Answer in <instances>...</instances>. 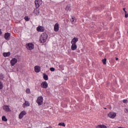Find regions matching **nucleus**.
Returning a JSON list of instances; mask_svg holds the SVG:
<instances>
[{
  "label": "nucleus",
  "instance_id": "obj_1",
  "mask_svg": "<svg viewBox=\"0 0 128 128\" xmlns=\"http://www.w3.org/2000/svg\"><path fill=\"white\" fill-rule=\"evenodd\" d=\"M48 38V34L46 33H43L41 34L40 42H41V44H44V42H46V40Z\"/></svg>",
  "mask_w": 128,
  "mask_h": 128
},
{
  "label": "nucleus",
  "instance_id": "obj_2",
  "mask_svg": "<svg viewBox=\"0 0 128 128\" xmlns=\"http://www.w3.org/2000/svg\"><path fill=\"white\" fill-rule=\"evenodd\" d=\"M36 102L38 106H42L44 102V98L42 96H39Z\"/></svg>",
  "mask_w": 128,
  "mask_h": 128
},
{
  "label": "nucleus",
  "instance_id": "obj_3",
  "mask_svg": "<svg viewBox=\"0 0 128 128\" xmlns=\"http://www.w3.org/2000/svg\"><path fill=\"white\" fill-rule=\"evenodd\" d=\"M34 2L36 8H40V6L42 4V0H36Z\"/></svg>",
  "mask_w": 128,
  "mask_h": 128
},
{
  "label": "nucleus",
  "instance_id": "obj_4",
  "mask_svg": "<svg viewBox=\"0 0 128 128\" xmlns=\"http://www.w3.org/2000/svg\"><path fill=\"white\" fill-rule=\"evenodd\" d=\"M108 116L110 118H116V113L110 112L109 114H108Z\"/></svg>",
  "mask_w": 128,
  "mask_h": 128
},
{
  "label": "nucleus",
  "instance_id": "obj_5",
  "mask_svg": "<svg viewBox=\"0 0 128 128\" xmlns=\"http://www.w3.org/2000/svg\"><path fill=\"white\" fill-rule=\"evenodd\" d=\"M48 84L46 81L42 82L41 84V88H48Z\"/></svg>",
  "mask_w": 128,
  "mask_h": 128
},
{
  "label": "nucleus",
  "instance_id": "obj_6",
  "mask_svg": "<svg viewBox=\"0 0 128 128\" xmlns=\"http://www.w3.org/2000/svg\"><path fill=\"white\" fill-rule=\"evenodd\" d=\"M18 62V60H16V58H13L10 62V64L12 66H14Z\"/></svg>",
  "mask_w": 128,
  "mask_h": 128
},
{
  "label": "nucleus",
  "instance_id": "obj_7",
  "mask_svg": "<svg viewBox=\"0 0 128 128\" xmlns=\"http://www.w3.org/2000/svg\"><path fill=\"white\" fill-rule=\"evenodd\" d=\"M34 44H28L26 46V48L28 50H34Z\"/></svg>",
  "mask_w": 128,
  "mask_h": 128
},
{
  "label": "nucleus",
  "instance_id": "obj_8",
  "mask_svg": "<svg viewBox=\"0 0 128 128\" xmlns=\"http://www.w3.org/2000/svg\"><path fill=\"white\" fill-rule=\"evenodd\" d=\"M3 110H4L5 112H12V110H10L8 106L6 105L4 106Z\"/></svg>",
  "mask_w": 128,
  "mask_h": 128
},
{
  "label": "nucleus",
  "instance_id": "obj_9",
  "mask_svg": "<svg viewBox=\"0 0 128 128\" xmlns=\"http://www.w3.org/2000/svg\"><path fill=\"white\" fill-rule=\"evenodd\" d=\"M26 111H22L19 114L20 120H22V118H24V116H26Z\"/></svg>",
  "mask_w": 128,
  "mask_h": 128
},
{
  "label": "nucleus",
  "instance_id": "obj_10",
  "mask_svg": "<svg viewBox=\"0 0 128 128\" xmlns=\"http://www.w3.org/2000/svg\"><path fill=\"white\" fill-rule=\"evenodd\" d=\"M59 30H60V25L58 24V23H56L54 26V32H58Z\"/></svg>",
  "mask_w": 128,
  "mask_h": 128
},
{
  "label": "nucleus",
  "instance_id": "obj_11",
  "mask_svg": "<svg viewBox=\"0 0 128 128\" xmlns=\"http://www.w3.org/2000/svg\"><path fill=\"white\" fill-rule=\"evenodd\" d=\"M36 30L38 32H42L44 30V28L42 26H38Z\"/></svg>",
  "mask_w": 128,
  "mask_h": 128
},
{
  "label": "nucleus",
  "instance_id": "obj_12",
  "mask_svg": "<svg viewBox=\"0 0 128 128\" xmlns=\"http://www.w3.org/2000/svg\"><path fill=\"white\" fill-rule=\"evenodd\" d=\"M10 33L7 32V33L5 34H4L5 40H10Z\"/></svg>",
  "mask_w": 128,
  "mask_h": 128
},
{
  "label": "nucleus",
  "instance_id": "obj_13",
  "mask_svg": "<svg viewBox=\"0 0 128 128\" xmlns=\"http://www.w3.org/2000/svg\"><path fill=\"white\" fill-rule=\"evenodd\" d=\"M78 40V38H74L71 41L72 44H76V42Z\"/></svg>",
  "mask_w": 128,
  "mask_h": 128
},
{
  "label": "nucleus",
  "instance_id": "obj_14",
  "mask_svg": "<svg viewBox=\"0 0 128 128\" xmlns=\"http://www.w3.org/2000/svg\"><path fill=\"white\" fill-rule=\"evenodd\" d=\"M34 70L36 72H40V67L38 66H35Z\"/></svg>",
  "mask_w": 128,
  "mask_h": 128
},
{
  "label": "nucleus",
  "instance_id": "obj_15",
  "mask_svg": "<svg viewBox=\"0 0 128 128\" xmlns=\"http://www.w3.org/2000/svg\"><path fill=\"white\" fill-rule=\"evenodd\" d=\"M96 128H108V126L104 124H98L96 126Z\"/></svg>",
  "mask_w": 128,
  "mask_h": 128
},
{
  "label": "nucleus",
  "instance_id": "obj_16",
  "mask_svg": "<svg viewBox=\"0 0 128 128\" xmlns=\"http://www.w3.org/2000/svg\"><path fill=\"white\" fill-rule=\"evenodd\" d=\"M72 46H71V50H76V48H78V46H76V44H72Z\"/></svg>",
  "mask_w": 128,
  "mask_h": 128
},
{
  "label": "nucleus",
  "instance_id": "obj_17",
  "mask_svg": "<svg viewBox=\"0 0 128 128\" xmlns=\"http://www.w3.org/2000/svg\"><path fill=\"white\" fill-rule=\"evenodd\" d=\"M3 56L5 58L6 56H10V52H4L3 53Z\"/></svg>",
  "mask_w": 128,
  "mask_h": 128
},
{
  "label": "nucleus",
  "instance_id": "obj_18",
  "mask_svg": "<svg viewBox=\"0 0 128 128\" xmlns=\"http://www.w3.org/2000/svg\"><path fill=\"white\" fill-rule=\"evenodd\" d=\"M43 76H44L43 78L44 80H48V76L46 74H44Z\"/></svg>",
  "mask_w": 128,
  "mask_h": 128
},
{
  "label": "nucleus",
  "instance_id": "obj_19",
  "mask_svg": "<svg viewBox=\"0 0 128 128\" xmlns=\"http://www.w3.org/2000/svg\"><path fill=\"white\" fill-rule=\"evenodd\" d=\"M2 122H8V119L6 118V116H2Z\"/></svg>",
  "mask_w": 128,
  "mask_h": 128
},
{
  "label": "nucleus",
  "instance_id": "obj_20",
  "mask_svg": "<svg viewBox=\"0 0 128 128\" xmlns=\"http://www.w3.org/2000/svg\"><path fill=\"white\" fill-rule=\"evenodd\" d=\"M58 126L64 127L66 126V124H64V122H60L58 124Z\"/></svg>",
  "mask_w": 128,
  "mask_h": 128
},
{
  "label": "nucleus",
  "instance_id": "obj_21",
  "mask_svg": "<svg viewBox=\"0 0 128 128\" xmlns=\"http://www.w3.org/2000/svg\"><path fill=\"white\" fill-rule=\"evenodd\" d=\"M24 104L25 105V106H30V102H28V101H25V102H24Z\"/></svg>",
  "mask_w": 128,
  "mask_h": 128
},
{
  "label": "nucleus",
  "instance_id": "obj_22",
  "mask_svg": "<svg viewBox=\"0 0 128 128\" xmlns=\"http://www.w3.org/2000/svg\"><path fill=\"white\" fill-rule=\"evenodd\" d=\"M102 62L104 64H106V58L102 59Z\"/></svg>",
  "mask_w": 128,
  "mask_h": 128
},
{
  "label": "nucleus",
  "instance_id": "obj_23",
  "mask_svg": "<svg viewBox=\"0 0 128 128\" xmlns=\"http://www.w3.org/2000/svg\"><path fill=\"white\" fill-rule=\"evenodd\" d=\"M70 6H66V10L67 12H68V10H70Z\"/></svg>",
  "mask_w": 128,
  "mask_h": 128
},
{
  "label": "nucleus",
  "instance_id": "obj_24",
  "mask_svg": "<svg viewBox=\"0 0 128 128\" xmlns=\"http://www.w3.org/2000/svg\"><path fill=\"white\" fill-rule=\"evenodd\" d=\"M4 88V85L2 84V82H0V90H2Z\"/></svg>",
  "mask_w": 128,
  "mask_h": 128
},
{
  "label": "nucleus",
  "instance_id": "obj_25",
  "mask_svg": "<svg viewBox=\"0 0 128 128\" xmlns=\"http://www.w3.org/2000/svg\"><path fill=\"white\" fill-rule=\"evenodd\" d=\"M26 94H30V90L28 88H27L26 90Z\"/></svg>",
  "mask_w": 128,
  "mask_h": 128
},
{
  "label": "nucleus",
  "instance_id": "obj_26",
  "mask_svg": "<svg viewBox=\"0 0 128 128\" xmlns=\"http://www.w3.org/2000/svg\"><path fill=\"white\" fill-rule=\"evenodd\" d=\"M70 22H74V17H72L71 19H70Z\"/></svg>",
  "mask_w": 128,
  "mask_h": 128
},
{
  "label": "nucleus",
  "instance_id": "obj_27",
  "mask_svg": "<svg viewBox=\"0 0 128 128\" xmlns=\"http://www.w3.org/2000/svg\"><path fill=\"white\" fill-rule=\"evenodd\" d=\"M50 70L51 72H54L55 70H54V68H50Z\"/></svg>",
  "mask_w": 128,
  "mask_h": 128
},
{
  "label": "nucleus",
  "instance_id": "obj_28",
  "mask_svg": "<svg viewBox=\"0 0 128 128\" xmlns=\"http://www.w3.org/2000/svg\"><path fill=\"white\" fill-rule=\"evenodd\" d=\"M123 102H124V104H127V103H128V100H123Z\"/></svg>",
  "mask_w": 128,
  "mask_h": 128
},
{
  "label": "nucleus",
  "instance_id": "obj_29",
  "mask_svg": "<svg viewBox=\"0 0 128 128\" xmlns=\"http://www.w3.org/2000/svg\"><path fill=\"white\" fill-rule=\"evenodd\" d=\"M124 112L126 114V112H128V108L124 109Z\"/></svg>",
  "mask_w": 128,
  "mask_h": 128
},
{
  "label": "nucleus",
  "instance_id": "obj_30",
  "mask_svg": "<svg viewBox=\"0 0 128 128\" xmlns=\"http://www.w3.org/2000/svg\"><path fill=\"white\" fill-rule=\"evenodd\" d=\"M125 18H128V14H125Z\"/></svg>",
  "mask_w": 128,
  "mask_h": 128
},
{
  "label": "nucleus",
  "instance_id": "obj_31",
  "mask_svg": "<svg viewBox=\"0 0 128 128\" xmlns=\"http://www.w3.org/2000/svg\"><path fill=\"white\" fill-rule=\"evenodd\" d=\"M0 128H2V124H0Z\"/></svg>",
  "mask_w": 128,
  "mask_h": 128
},
{
  "label": "nucleus",
  "instance_id": "obj_32",
  "mask_svg": "<svg viewBox=\"0 0 128 128\" xmlns=\"http://www.w3.org/2000/svg\"><path fill=\"white\" fill-rule=\"evenodd\" d=\"M2 34V30H0V34Z\"/></svg>",
  "mask_w": 128,
  "mask_h": 128
},
{
  "label": "nucleus",
  "instance_id": "obj_33",
  "mask_svg": "<svg viewBox=\"0 0 128 128\" xmlns=\"http://www.w3.org/2000/svg\"><path fill=\"white\" fill-rule=\"evenodd\" d=\"M124 12L125 14H128V12L126 10H124Z\"/></svg>",
  "mask_w": 128,
  "mask_h": 128
},
{
  "label": "nucleus",
  "instance_id": "obj_34",
  "mask_svg": "<svg viewBox=\"0 0 128 128\" xmlns=\"http://www.w3.org/2000/svg\"><path fill=\"white\" fill-rule=\"evenodd\" d=\"M116 60H118V58L116 57Z\"/></svg>",
  "mask_w": 128,
  "mask_h": 128
},
{
  "label": "nucleus",
  "instance_id": "obj_35",
  "mask_svg": "<svg viewBox=\"0 0 128 128\" xmlns=\"http://www.w3.org/2000/svg\"><path fill=\"white\" fill-rule=\"evenodd\" d=\"M16 72H18V68H16Z\"/></svg>",
  "mask_w": 128,
  "mask_h": 128
},
{
  "label": "nucleus",
  "instance_id": "obj_36",
  "mask_svg": "<svg viewBox=\"0 0 128 128\" xmlns=\"http://www.w3.org/2000/svg\"><path fill=\"white\" fill-rule=\"evenodd\" d=\"M46 128H52V126H50L49 127H47Z\"/></svg>",
  "mask_w": 128,
  "mask_h": 128
},
{
  "label": "nucleus",
  "instance_id": "obj_37",
  "mask_svg": "<svg viewBox=\"0 0 128 128\" xmlns=\"http://www.w3.org/2000/svg\"><path fill=\"white\" fill-rule=\"evenodd\" d=\"M123 10L124 12V10H126V8H123Z\"/></svg>",
  "mask_w": 128,
  "mask_h": 128
},
{
  "label": "nucleus",
  "instance_id": "obj_38",
  "mask_svg": "<svg viewBox=\"0 0 128 128\" xmlns=\"http://www.w3.org/2000/svg\"><path fill=\"white\" fill-rule=\"evenodd\" d=\"M26 20H28H28L26 19Z\"/></svg>",
  "mask_w": 128,
  "mask_h": 128
},
{
  "label": "nucleus",
  "instance_id": "obj_39",
  "mask_svg": "<svg viewBox=\"0 0 128 128\" xmlns=\"http://www.w3.org/2000/svg\"><path fill=\"white\" fill-rule=\"evenodd\" d=\"M38 14H40V11H38Z\"/></svg>",
  "mask_w": 128,
  "mask_h": 128
},
{
  "label": "nucleus",
  "instance_id": "obj_40",
  "mask_svg": "<svg viewBox=\"0 0 128 128\" xmlns=\"http://www.w3.org/2000/svg\"><path fill=\"white\" fill-rule=\"evenodd\" d=\"M105 110H106V108H104Z\"/></svg>",
  "mask_w": 128,
  "mask_h": 128
}]
</instances>
